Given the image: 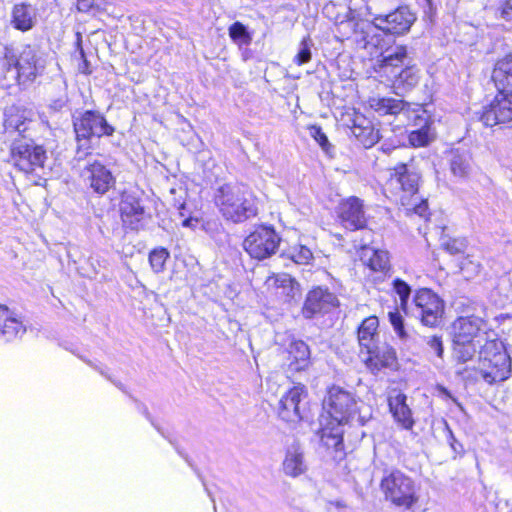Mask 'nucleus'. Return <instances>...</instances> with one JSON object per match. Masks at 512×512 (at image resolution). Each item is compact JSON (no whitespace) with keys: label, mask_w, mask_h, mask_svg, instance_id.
<instances>
[{"label":"nucleus","mask_w":512,"mask_h":512,"mask_svg":"<svg viewBox=\"0 0 512 512\" xmlns=\"http://www.w3.org/2000/svg\"><path fill=\"white\" fill-rule=\"evenodd\" d=\"M311 47L312 42L309 38H304L300 45L297 54L294 57V62L297 65H303L311 60Z\"/></svg>","instance_id":"nucleus-41"},{"label":"nucleus","mask_w":512,"mask_h":512,"mask_svg":"<svg viewBox=\"0 0 512 512\" xmlns=\"http://www.w3.org/2000/svg\"><path fill=\"white\" fill-rule=\"evenodd\" d=\"M480 119L488 127L510 123L512 121V93L498 92L491 103L484 107Z\"/></svg>","instance_id":"nucleus-11"},{"label":"nucleus","mask_w":512,"mask_h":512,"mask_svg":"<svg viewBox=\"0 0 512 512\" xmlns=\"http://www.w3.org/2000/svg\"><path fill=\"white\" fill-rule=\"evenodd\" d=\"M338 304V298L334 293L326 287L317 286L307 293L302 314L306 319H311L318 314L329 312Z\"/></svg>","instance_id":"nucleus-12"},{"label":"nucleus","mask_w":512,"mask_h":512,"mask_svg":"<svg viewBox=\"0 0 512 512\" xmlns=\"http://www.w3.org/2000/svg\"><path fill=\"white\" fill-rule=\"evenodd\" d=\"M497 16L503 20H512V0H500L496 9Z\"/></svg>","instance_id":"nucleus-45"},{"label":"nucleus","mask_w":512,"mask_h":512,"mask_svg":"<svg viewBox=\"0 0 512 512\" xmlns=\"http://www.w3.org/2000/svg\"><path fill=\"white\" fill-rule=\"evenodd\" d=\"M121 218L123 224L131 230H139L143 225L145 210L139 199L132 195L124 196L121 205Z\"/></svg>","instance_id":"nucleus-22"},{"label":"nucleus","mask_w":512,"mask_h":512,"mask_svg":"<svg viewBox=\"0 0 512 512\" xmlns=\"http://www.w3.org/2000/svg\"><path fill=\"white\" fill-rule=\"evenodd\" d=\"M4 130L9 136L15 138L27 137L25 133L33 123L34 112L31 109L12 105L4 112Z\"/></svg>","instance_id":"nucleus-16"},{"label":"nucleus","mask_w":512,"mask_h":512,"mask_svg":"<svg viewBox=\"0 0 512 512\" xmlns=\"http://www.w3.org/2000/svg\"><path fill=\"white\" fill-rule=\"evenodd\" d=\"M14 67L19 83L26 84L43 73L45 61L32 47L27 46L16 57Z\"/></svg>","instance_id":"nucleus-13"},{"label":"nucleus","mask_w":512,"mask_h":512,"mask_svg":"<svg viewBox=\"0 0 512 512\" xmlns=\"http://www.w3.org/2000/svg\"><path fill=\"white\" fill-rule=\"evenodd\" d=\"M280 241L274 228L259 226L244 239L243 247L252 258L263 260L276 253Z\"/></svg>","instance_id":"nucleus-9"},{"label":"nucleus","mask_w":512,"mask_h":512,"mask_svg":"<svg viewBox=\"0 0 512 512\" xmlns=\"http://www.w3.org/2000/svg\"><path fill=\"white\" fill-rule=\"evenodd\" d=\"M452 400L456 403V405H457L460 409H462L461 404H460V403H458V402L456 401V399L452 398Z\"/></svg>","instance_id":"nucleus-52"},{"label":"nucleus","mask_w":512,"mask_h":512,"mask_svg":"<svg viewBox=\"0 0 512 512\" xmlns=\"http://www.w3.org/2000/svg\"><path fill=\"white\" fill-rule=\"evenodd\" d=\"M324 409L326 414L320 419V438L325 446L336 450L342 447L346 425L363 426L372 417L368 405L339 386H333L328 390Z\"/></svg>","instance_id":"nucleus-1"},{"label":"nucleus","mask_w":512,"mask_h":512,"mask_svg":"<svg viewBox=\"0 0 512 512\" xmlns=\"http://www.w3.org/2000/svg\"><path fill=\"white\" fill-rule=\"evenodd\" d=\"M369 354L374 355L383 367H394L396 365V352L391 347H384L382 350H379L375 346L374 353Z\"/></svg>","instance_id":"nucleus-38"},{"label":"nucleus","mask_w":512,"mask_h":512,"mask_svg":"<svg viewBox=\"0 0 512 512\" xmlns=\"http://www.w3.org/2000/svg\"><path fill=\"white\" fill-rule=\"evenodd\" d=\"M229 36L238 45H248L252 40L247 28L240 22H235L230 26Z\"/></svg>","instance_id":"nucleus-37"},{"label":"nucleus","mask_w":512,"mask_h":512,"mask_svg":"<svg viewBox=\"0 0 512 512\" xmlns=\"http://www.w3.org/2000/svg\"><path fill=\"white\" fill-rule=\"evenodd\" d=\"M265 284L269 289H274L276 293L293 297L298 290V283L286 273L274 274L267 278Z\"/></svg>","instance_id":"nucleus-31"},{"label":"nucleus","mask_w":512,"mask_h":512,"mask_svg":"<svg viewBox=\"0 0 512 512\" xmlns=\"http://www.w3.org/2000/svg\"><path fill=\"white\" fill-rule=\"evenodd\" d=\"M419 182L420 175L414 169L398 164L390 170L386 187L402 205H408L418 192Z\"/></svg>","instance_id":"nucleus-7"},{"label":"nucleus","mask_w":512,"mask_h":512,"mask_svg":"<svg viewBox=\"0 0 512 512\" xmlns=\"http://www.w3.org/2000/svg\"><path fill=\"white\" fill-rule=\"evenodd\" d=\"M407 60V48L405 46H396L382 54L381 59L377 60L375 70L389 79H393L398 73V68L409 64Z\"/></svg>","instance_id":"nucleus-20"},{"label":"nucleus","mask_w":512,"mask_h":512,"mask_svg":"<svg viewBox=\"0 0 512 512\" xmlns=\"http://www.w3.org/2000/svg\"><path fill=\"white\" fill-rule=\"evenodd\" d=\"M441 246L451 255H460L465 253L468 247V242L466 238L444 237L442 238Z\"/></svg>","instance_id":"nucleus-35"},{"label":"nucleus","mask_w":512,"mask_h":512,"mask_svg":"<svg viewBox=\"0 0 512 512\" xmlns=\"http://www.w3.org/2000/svg\"><path fill=\"white\" fill-rule=\"evenodd\" d=\"M460 269L467 278H470L480 272V264L467 256L463 261H461Z\"/></svg>","instance_id":"nucleus-44"},{"label":"nucleus","mask_w":512,"mask_h":512,"mask_svg":"<svg viewBox=\"0 0 512 512\" xmlns=\"http://www.w3.org/2000/svg\"><path fill=\"white\" fill-rule=\"evenodd\" d=\"M407 206H412L414 213L421 217H425L427 212V204L420 197H418L417 194L412 199H410V204Z\"/></svg>","instance_id":"nucleus-47"},{"label":"nucleus","mask_w":512,"mask_h":512,"mask_svg":"<svg viewBox=\"0 0 512 512\" xmlns=\"http://www.w3.org/2000/svg\"><path fill=\"white\" fill-rule=\"evenodd\" d=\"M327 508L329 510H336L338 512H350L347 502L343 499L330 500L327 502Z\"/></svg>","instance_id":"nucleus-49"},{"label":"nucleus","mask_w":512,"mask_h":512,"mask_svg":"<svg viewBox=\"0 0 512 512\" xmlns=\"http://www.w3.org/2000/svg\"><path fill=\"white\" fill-rule=\"evenodd\" d=\"M407 117L417 127V129L410 131L408 135L411 146L415 148L424 147L433 141L435 135L431 128V119L422 105H417L411 112H408Z\"/></svg>","instance_id":"nucleus-14"},{"label":"nucleus","mask_w":512,"mask_h":512,"mask_svg":"<svg viewBox=\"0 0 512 512\" xmlns=\"http://www.w3.org/2000/svg\"><path fill=\"white\" fill-rule=\"evenodd\" d=\"M80 54H81L82 56H84V51H83V49H82V48H80Z\"/></svg>","instance_id":"nucleus-53"},{"label":"nucleus","mask_w":512,"mask_h":512,"mask_svg":"<svg viewBox=\"0 0 512 512\" xmlns=\"http://www.w3.org/2000/svg\"><path fill=\"white\" fill-rule=\"evenodd\" d=\"M415 20L414 13L407 6H401L387 15L375 16L373 24L387 33L402 35L409 31Z\"/></svg>","instance_id":"nucleus-10"},{"label":"nucleus","mask_w":512,"mask_h":512,"mask_svg":"<svg viewBox=\"0 0 512 512\" xmlns=\"http://www.w3.org/2000/svg\"><path fill=\"white\" fill-rule=\"evenodd\" d=\"M169 258V252L165 248H157L150 252L149 263L155 273H161L165 269V263Z\"/></svg>","instance_id":"nucleus-36"},{"label":"nucleus","mask_w":512,"mask_h":512,"mask_svg":"<svg viewBox=\"0 0 512 512\" xmlns=\"http://www.w3.org/2000/svg\"><path fill=\"white\" fill-rule=\"evenodd\" d=\"M441 391L448 397L452 398L451 394L449 393V391L446 389V388H441Z\"/></svg>","instance_id":"nucleus-51"},{"label":"nucleus","mask_w":512,"mask_h":512,"mask_svg":"<svg viewBox=\"0 0 512 512\" xmlns=\"http://www.w3.org/2000/svg\"><path fill=\"white\" fill-rule=\"evenodd\" d=\"M410 313L425 326L436 327L444 313L443 301L431 290L420 289L413 299Z\"/></svg>","instance_id":"nucleus-8"},{"label":"nucleus","mask_w":512,"mask_h":512,"mask_svg":"<svg viewBox=\"0 0 512 512\" xmlns=\"http://www.w3.org/2000/svg\"><path fill=\"white\" fill-rule=\"evenodd\" d=\"M379 321L376 316H370L363 320L358 329V340L368 353H374L375 339L378 336Z\"/></svg>","instance_id":"nucleus-30"},{"label":"nucleus","mask_w":512,"mask_h":512,"mask_svg":"<svg viewBox=\"0 0 512 512\" xmlns=\"http://www.w3.org/2000/svg\"><path fill=\"white\" fill-rule=\"evenodd\" d=\"M312 257L311 250L303 245L295 247L291 253V259L297 264H308Z\"/></svg>","instance_id":"nucleus-42"},{"label":"nucleus","mask_w":512,"mask_h":512,"mask_svg":"<svg viewBox=\"0 0 512 512\" xmlns=\"http://www.w3.org/2000/svg\"><path fill=\"white\" fill-rule=\"evenodd\" d=\"M449 161L450 171L455 177L465 178L469 175L471 170L470 157L466 152L452 151Z\"/></svg>","instance_id":"nucleus-32"},{"label":"nucleus","mask_w":512,"mask_h":512,"mask_svg":"<svg viewBox=\"0 0 512 512\" xmlns=\"http://www.w3.org/2000/svg\"><path fill=\"white\" fill-rule=\"evenodd\" d=\"M393 80L396 88L404 91L410 90L415 87L419 81V70L414 66L407 65L396 74Z\"/></svg>","instance_id":"nucleus-33"},{"label":"nucleus","mask_w":512,"mask_h":512,"mask_svg":"<svg viewBox=\"0 0 512 512\" xmlns=\"http://www.w3.org/2000/svg\"><path fill=\"white\" fill-rule=\"evenodd\" d=\"M339 218L342 225L349 230L361 229L366 224L363 203L357 197H350L339 205Z\"/></svg>","instance_id":"nucleus-19"},{"label":"nucleus","mask_w":512,"mask_h":512,"mask_svg":"<svg viewBox=\"0 0 512 512\" xmlns=\"http://www.w3.org/2000/svg\"><path fill=\"white\" fill-rule=\"evenodd\" d=\"M389 408L394 419L405 429H411L414 421L412 413L406 404V395L399 393L395 397L389 398Z\"/></svg>","instance_id":"nucleus-29"},{"label":"nucleus","mask_w":512,"mask_h":512,"mask_svg":"<svg viewBox=\"0 0 512 512\" xmlns=\"http://www.w3.org/2000/svg\"><path fill=\"white\" fill-rule=\"evenodd\" d=\"M427 345L438 357H442L443 343H442L441 337H439V336L429 337L427 340Z\"/></svg>","instance_id":"nucleus-48"},{"label":"nucleus","mask_w":512,"mask_h":512,"mask_svg":"<svg viewBox=\"0 0 512 512\" xmlns=\"http://www.w3.org/2000/svg\"><path fill=\"white\" fill-rule=\"evenodd\" d=\"M199 223V220L197 218H187L185 220H183L182 222V225L184 227H191V228H195Z\"/></svg>","instance_id":"nucleus-50"},{"label":"nucleus","mask_w":512,"mask_h":512,"mask_svg":"<svg viewBox=\"0 0 512 512\" xmlns=\"http://www.w3.org/2000/svg\"><path fill=\"white\" fill-rule=\"evenodd\" d=\"M307 396L304 385L298 384L288 390L280 399L279 416L282 420L296 423L303 418L301 402Z\"/></svg>","instance_id":"nucleus-17"},{"label":"nucleus","mask_w":512,"mask_h":512,"mask_svg":"<svg viewBox=\"0 0 512 512\" xmlns=\"http://www.w3.org/2000/svg\"><path fill=\"white\" fill-rule=\"evenodd\" d=\"M11 160L16 168L25 173H37L44 169L46 150L28 137L13 138L10 145Z\"/></svg>","instance_id":"nucleus-5"},{"label":"nucleus","mask_w":512,"mask_h":512,"mask_svg":"<svg viewBox=\"0 0 512 512\" xmlns=\"http://www.w3.org/2000/svg\"><path fill=\"white\" fill-rule=\"evenodd\" d=\"M485 326V322L475 316L459 317L453 322V356L458 363H466L477 351L495 346V342L488 341Z\"/></svg>","instance_id":"nucleus-2"},{"label":"nucleus","mask_w":512,"mask_h":512,"mask_svg":"<svg viewBox=\"0 0 512 512\" xmlns=\"http://www.w3.org/2000/svg\"><path fill=\"white\" fill-rule=\"evenodd\" d=\"M480 375L489 384L506 380L512 371L510 356L502 348L494 347L479 351Z\"/></svg>","instance_id":"nucleus-6"},{"label":"nucleus","mask_w":512,"mask_h":512,"mask_svg":"<svg viewBox=\"0 0 512 512\" xmlns=\"http://www.w3.org/2000/svg\"><path fill=\"white\" fill-rule=\"evenodd\" d=\"M387 501L404 512H412L420 499L416 482L400 470L386 474L380 483Z\"/></svg>","instance_id":"nucleus-4"},{"label":"nucleus","mask_w":512,"mask_h":512,"mask_svg":"<svg viewBox=\"0 0 512 512\" xmlns=\"http://www.w3.org/2000/svg\"><path fill=\"white\" fill-rule=\"evenodd\" d=\"M370 253L367 265L373 271H385L389 267L388 252L383 250L368 249L366 255Z\"/></svg>","instance_id":"nucleus-34"},{"label":"nucleus","mask_w":512,"mask_h":512,"mask_svg":"<svg viewBox=\"0 0 512 512\" xmlns=\"http://www.w3.org/2000/svg\"><path fill=\"white\" fill-rule=\"evenodd\" d=\"M82 176L89 187L100 195L108 192L116 182L112 172L99 161L87 164Z\"/></svg>","instance_id":"nucleus-18"},{"label":"nucleus","mask_w":512,"mask_h":512,"mask_svg":"<svg viewBox=\"0 0 512 512\" xmlns=\"http://www.w3.org/2000/svg\"><path fill=\"white\" fill-rule=\"evenodd\" d=\"M222 216L234 223H241L258 214V199L242 184H224L214 197Z\"/></svg>","instance_id":"nucleus-3"},{"label":"nucleus","mask_w":512,"mask_h":512,"mask_svg":"<svg viewBox=\"0 0 512 512\" xmlns=\"http://www.w3.org/2000/svg\"><path fill=\"white\" fill-rule=\"evenodd\" d=\"M351 132L365 148L374 146L380 138L378 130L362 116L356 117Z\"/></svg>","instance_id":"nucleus-28"},{"label":"nucleus","mask_w":512,"mask_h":512,"mask_svg":"<svg viewBox=\"0 0 512 512\" xmlns=\"http://www.w3.org/2000/svg\"><path fill=\"white\" fill-rule=\"evenodd\" d=\"M498 92L512 94V55L499 60L492 73Z\"/></svg>","instance_id":"nucleus-25"},{"label":"nucleus","mask_w":512,"mask_h":512,"mask_svg":"<svg viewBox=\"0 0 512 512\" xmlns=\"http://www.w3.org/2000/svg\"><path fill=\"white\" fill-rule=\"evenodd\" d=\"M36 17L37 12L32 5L18 3L12 9L11 23L17 30L28 31L35 25Z\"/></svg>","instance_id":"nucleus-26"},{"label":"nucleus","mask_w":512,"mask_h":512,"mask_svg":"<svg viewBox=\"0 0 512 512\" xmlns=\"http://www.w3.org/2000/svg\"><path fill=\"white\" fill-rule=\"evenodd\" d=\"M308 465L305 459L304 449L299 443L291 444L285 452L282 462L283 473L291 478H297L305 474Z\"/></svg>","instance_id":"nucleus-21"},{"label":"nucleus","mask_w":512,"mask_h":512,"mask_svg":"<svg viewBox=\"0 0 512 512\" xmlns=\"http://www.w3.org/2000/svg\"><path fill=\"white\" fill-rule=\"evenodd\" d=\"M389 320L394 328V331L400 338H405L406 332L404 330L403 318L398 310L390 311Z\"/></svg>","instance_id":"nucleus-43"},{"label":"nucleus","mask_w":512,"mask_h":512,"mask_svg":"<svg viewBox=\"0 0 512 512\" xmlns=\"http://www.w3.org/2000/svg\"><path fill=\"white\" fill-rule=\"evenodd\" d=\"M393 289L400 298V308L407 313L408 299L411 294L410 286L403 280L397 278L393 281Z\"/></svg>","instance_id":"nucleus-39"},{"label":"nucleus","mask_w":512,"mask_h":512,"mask_svg":"<svg viewBox=\"0 0 512 512\" xmlns=\"http://www.w3.org/2000/svg\"><path fill=\"white\" fill-rule=\"evenodd\" d=\"M105 4V0H77V8L81 12L99 10Z\"/></svg>","instance_id":"nucleus-46"},{"label":"nucleus","mask_w":512,"mask_h":512,"mask_svg":"<svg viewBox=\"0 0 512 512\" xmlns=\"http://www.w3.org/2000/svg\"><path fill=\"white\" fill-rule=\"evenodd\" d=\"M369 107L379 115H395L400 112H411L408 105L402 100L390 97H371L368 100Z\"/></svg>","instance_id":"nucleus-27"},{"label":"nucleus","mask_w":512,"mask_h":512,"mask_svg":"<svg viewBox=\"0 0 512 512\" xmlns=\"http://www.w3.org/2000/svg\"><path fill=\"white\" fill-rule=\"evenodd\" d=\"M24 332L25 327L18 316L8 307L0 305V336L12 340Z\"/></svg>","instance_id":"nucleus-24"},{"label":"nucleus","mask_w":512,"mask_h":512,"mask_svg":"<svg viewBox=\"0 0 512 512\" xmlns=\"http://www.w3.org/2000/svg\"><path fill=\"white\" fill-rule=\"evenodd\" d=\"M368 30H371L372 29V26L371 25H368ZM367 33H369V31H367Z\"/></svg>","instance_id":"nucleus-54"},{"label":"nucleus","mask_w":512,"mask_h":512,"mask_svg":"<svg viewBox=\"0 0 512 512\" xmlns=\"http://www.w3.org/2000/svg\"><path fill=\"white\" fill-rule=\"evenodd\" d=\"M287 354V366L291 371H305L311 364L310 349L302 340H292L287 347Z\"/></svg>","instance_id":"nucleus-23"},{"label":"nucleus","mask_w":512,"mask_h":512,"mask_svg":"<svg viewBox=\"0 0 512 512\" xmlns=\"http://www.w3.org/2000/svg\"><path fill=\"white\" fill-rule=\"evenodd\" d=\"M74 130L79 141L81 139L86 140L92 136L111 135L114 131L101 114L93 111H86L79 118L75 119Z\"/></svg>","instance_id":"nucleus-15"},{"label":"nucleus","mask_w":512,"mask_h":512,"mask_svg":"<svg viewBox=\"0 0 512 512\" xmlns=\"http://www.w3.org/2000/svg\"><path fill=\"white\" fill-rule=\"evenodd\" d=\"M309 132L311 137L319 144L322 150L330 155L333 151V146L329 142L326 134L323 132L322 128L317 125H312L309 127Z\"/></svg>","instance_id":"nucleus-40"}]
</instances>
